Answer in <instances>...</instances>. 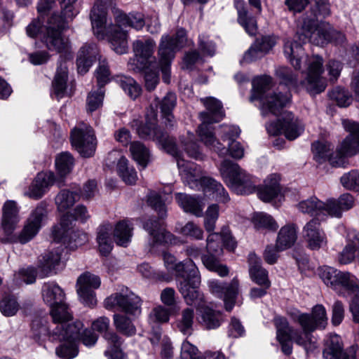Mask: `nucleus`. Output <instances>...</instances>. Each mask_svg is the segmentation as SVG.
Returning a JSON list of instances; mask_svg holds the SVG:
<instances>
[{"label": "nucleus", "mask_w": 359, "mask_h": 359, "mask_svg": "<svg viewBox=\"0 0 359 359\" xmlns=\"http://www.w3.org/2000/svg\"><path fill=\"white\" fill-rule=\"evenodd\" d=\"M138 135L142 138L152 139L158 142L168 153L177 158V165L182 169L181 172L184 181L191 189L202 188L205 193L212 194L217 201L226 203L229 197L223 186L212 178L202 177L200 168L194 165H184V161L180 159V153L174 139L167 132L151 123L140 125L137 128Z\"/></svg>", "instance_id": "nucleus-1"}, {"label": "nucleus", "mask_w": 359, "mask_h": 359, "mask_svg": "<svg viewBox=\"0 0 359 359\" xmlns=\"http://www.w3.org/2000/svg\"><path fill=\"white\" fill-rule=\"evenodd\" d=\"M114 0H95L90 13L92 29L98 39L108 36L112 49L118 54L126 53L128 49L127 34L123 27L142 29L145 22L141 13L118 12L115 16L116 24H108L107 9L111 7Z\"/></svg>", "instance_id": "nucleus-2"}, {"label": "nucleus", "mask_w": 359, "mask_h": 359, "mask_svg": "<svg viewBox=\"0 0 359 359\" xmlns=\"http://www.w3.org/2000/svg\"><path fill=\"white\" fill-rule=\"evenodd\" d=\"M294 320L300 325L303 332H295L292 335L287 336L285 339H277L281 345L282 351L285 355L292 353L291 340L307 349L308 344H313L311 333L316 329H324L327 322L326 311L322 305L315 306L311 314L299 313L294 318Z\"/></svg>", "instance_id": "nucleus-3"}, {"label": "nucleus", "mask_w": 359, "mask_h": 359, "mask_svg": "<svg viewBox=\"0 0 359 359\" xmlns=\"http://www.w3.org/2000/svg\"><path fill=\"white\" fill-rule=\"evenodd\" d=\"M76 1L60 0L62 15L53 14L48 18L47 32L43 37V41L50 50L69 55V39L62 36L61 32L65 29L66 24L76 15L74 4Z\"/></svg>", "instance_id": "nucleus-4"}, {"label": "nucleus", "mask_w": 359, "mask_h": 359, "mask_svg": "<svg viewBox=\"0 0 359 359\" xmlns=\"http://www.w3.org/2000/svg\"><path fill=\"white\" fill-rule=\"evenodd\" d=\"M271 82L272 79L268 76L256 78L252 82V93L250 101H260L261 111L264 116L269 113L277 115L290 100V94L270 92Z\"/></svg>", "instance_id": "nucleus-5"}, {"label": "nucleus", "mask_w": 359, "mask_h": 359, "mask_svg": "<svg viewBox=\"0 0 359 359\" xmlns=\"http://www.w3.org/2000/svg\"><path fill=\"white\" fill-rule=\"evenodd\" d=\"M201 101L205 104L207 111L199 114L201 124L198 126V134L200 140L210 149L218 152L220 155L223 154L226 151L224 148H220V142L215 137L210 126V124L222 119L224 113L222 104L213 97L202 99Z\"/></svg>", "instance_id": "nucleus-6"}, {"label": "nucleus", "mask_w": 359, "mask_h": 359, "mask_svg": "<svg viewBox=\"0 0 359 359\" xmlns=\"http://www.w3.org/2000/svg\"><path fill=\"white\" fill-rule=\"evenodd\" d=\"M83 325L80 321H76L69 327L70 331L67 336L60 339L49 337L52 341H64L62 344L56 348V354L62 359H72L78 354L77 344L81 340L86 346L95 344L97 336L90 330H83Z\"/></svg>", "instance_id": "nucleus-7"}, {"label": "nucleus", "mask_w": 359, "mask_h": 359, "mask_svg": "<svg viewBox=\"0 0 359 359\" xmlns=\"http://www.w3.org/2000/svg\"><path fill=\"white\" fill-rule=\"evenodd\" d=\"M186 42V31L184 29H178L172 36L168 34L161 36L158 47V64L165 83L170 82V65L175 53L185 46Z\"/></svg>", "instance_id": "nucleus-8"}, {"label": "nucleus", "mask_w": 359, "mask_h": 359, "mask_svg": "<svg viewBox=\"0 0 359 359\" xmlns=\"http://www.w3.org/2000/svg\"><path fill=\"white\" fill-rule=\"evenodd\" d=\"M219 172L226 185L237 194L245 195L255 191V186L251 177L238 164L224 160Z\"/></svg>", "instance_id": "nucleus-9"}, {"label": "nucleus", "mask_w": 359, "mask_h": 359, "mask_svg": "<svg viewBox=\"0 0 359 359\" xmlns=\"http://www.w3.org/2000/svg\"><path fill=\"white\" fill-rule=\"evenodd\" d=\"M318 274L324 283L334 290L340 295L345 292L359 293V282L355 276L348 271H341L330 266L319 269Z\"/></svg>", "instance_id": "nucleus-10"}, {"label": "nucleus", "mask_w": 359, "mask_h": 359, "mask_svg": "<svg viewBox=\"0 0 359 359\" xmlns=\"http://www.w3.org/2000/svg\"><path fill=\"white\" fill-rule=\"evenodd\" d=\"M344 128L349 135L343 140L334 155L331 154L329 163L332 166L339 167L346 164V158L359 153V123L351 120H343Z\"/></svg>", "instance_id": "nucleus-11"}, {"label": "nucleus", "mask_w": 359, "mask_h": 359, "mask_svg": "<svg viewBox=\"0 0 359 359\" xmlns=\"http://www.w3.org/2000/svg\"><path fill=\"white\" fill-rule=\"evenodd\" d=\"M90 217L87 208L83 205H76L72 212L64 214L58 225L55 226L53 230V236L55 241L71 243L76 242V232L72 229L74 221L85 223Z\"/></svg>", "instance_id": "nucleus-12"}, {"label": "nucleus", "mask_w": 359, "mask_h": 359, "mask_svg": "<svg viewBox=\"0 0 359 359\" xmlns=\"http://www.w3.org/2000/svg\"><path fill=\"white\" fill-rule=\"evenodd\" d=\"M304 62H306V76L299 84L312 95L323 92L326 88L327 81L323 76L324 72L323 57L313 55L307 57Z\"/></svg>", "instance_id": "nucleus-13"}, {"label": "nucleus", "mask_w": 359, "mask_h": 359, "mask_svg": "<svg viewBox=\"0 0 359 359\" xmlns=\"http://www.w3.org/2000/svg\"><path fill=\"white\" fill-rule=\"evenodd\" d=\"M313 26V20H304L302 25V32L301 33L297 32L295 36L298 38L299 41L294 39H287L285 41L283 47L284 54L295 69L300 70L302 69V60L304 55L302 44L308 39H310Z\"/></svg>", "instance_id": "nucleus-14"}, {"label": "nucleus", "mask_w": 359, "mask_h": 359, "mask_svg": "<svg viewBox=\"0 0 359 359\" xmlns=\"http://www.w3.org/2000/svg\"><path fill=\"white\" fill-rule=\"evenodd\" d=\"M189 272L177 278V288L188 305L196 304L203 299L199 291L201 274L196 266H187Z\"/></svg>", "instance_id": "nucleus-15"}, {"label": "nucleus", "mask_w": 359, "mask_h": 359, "mask_svg": "<svg viewBox=\"0 0 359 359\" xmlns=\"http://www.w3.org/2000/svg\"><path fill=\"white\" fill-rule=\"evenodd\" d=\"M134 57L128 63L130 70L140 72L145 68L156 65L154 56L156 42L151 39L137 40L133 43Z\"/></svg>", "instance_id": "nucleus-16"}, {"label": "nucleus", "mask_w": 359, "mask_h": 359, "mask_svg": "<svg viewBox=\"0 0 359 359\" xmlns=\"http://www.w3.org/2000/svg\"><path fill=\"white\" fill-rule=\"evenodd\" d=\"M50 307L53 323L47 330L45 327H41V330L47 331L49 337H53L54 339L63 338L70 331L69 327L76 321L69 323L72 315L68 311V307L65 301L62 302L61 305H55Z\"/></svg>", "instance_id": "nucleus-17"}, {"label": "nucleus", "mask_w": 359, "mask_h": 359, "mask_svg": "<svg viewBox=\"0 0 359 359\" xmlns=\"http://www.w3.org/2000/svg\"><path fill=\"white\" fill-rule=\"evenodd\" d=\"M72 146L83 157L93 155L96 147V139L92 128L84 122H80L71 132Z\"/></svg>", "instance_id": "nucleus-18"}, {"label": "nucleus", "mask_w": 359, "mask_h": 359, "mask_svg": "<svg viewBox=\"0 0 359 359\" xmlns=\"http://www.w3.org/2000/svg\"><path fill=\"white\" fill-rule=\"evenodd\" d=\"M104 304L107 309L118 306L121 311L132 315H138L141 312L140 298L127 287L106 298Z\"/></svg>", "instance_id": "nucleus-19"}, {"label": "nucleus", "mask_w": 359, "mask_h": 359, "mask_svg": "<svg viewBox=\"0 0 359 359\" xmlns=\"http://www.w3.org/2000/svg\"><path fill=\"white\" fill-rule=\"evenodd\" d=\"M266 130L271 135L283 134L287 140H294L300 135L304 128L291 112L285 111L277 121L268 124Z\"/></svg>", "instance_id": "nucleus-20"}, {"label": "nucleus", "mask_w": 359, "mask_h": 359, "mask_svg": "<svg viewBox=\"0 0 359 359\" xmlns=\"http://www.w3.org/2000/svg\"><path fill=\"white\" fill-rule=\"evenodd\" d=\"M47 206L44 203H40L32 212L26 223L18 235L17 240L22 244L31 241L39 232L43 222L47 217Z\"/></svg>", "instance_id": "nucleus-21"}, {"label": "nucleus", "mask_w": 359, "mask_h": 359, "mask_svg": "<svg viewBox=\"0 0 359 359\" xmlns=\"http://www.w3.org/2000/svg\"><path fill=\"white\" fill-rule=\"evenodd\" d=\"M100 278L94 274L86 272L77 279V293L81 301L85 305L93 307L97 304L95 289L100 286Z\"/></svg>", "instance_id": "nucleus-22"}, {"label": "nucleus", "mask_w": 359, "mask_h": 359, "mask_svg": "<svg viewBox=\"0 0 359 359\" xmlns=\"http://www.w3.org/2000/svg\"><path fill=\"white\" fill-rule=\"evenodd\" d=\"M310 41L318 46H323L328 42L342 44L345 42L346 37L341 32L332 29L329 23L321 22L317 25L314 22Z\"/></svg>", "instance_id": "nucleus-23"}, {"label": "nucleus", "mask_w": 359, "mask_h": 359, "mask_svg": "<svg viewBox=\"0 0 359 359\" xmlns=\"http://www.w3.org/2000/svg\"><path fill=\"white\" fill-rule=\"evenodd\" d=\"M208 285L212 294L223 298L226 310L231 311L238 294L239 281L238 278H233L228 285H224L218 280H211Z\"/></svg>", "instance_id": "nucleus-24"}, {"label": "nucleus", "mask_w": 359, "mask_h": 359, "mask_svg": "<svg viewBox=\"0 0 359 359\" xmlns=\"http://www.w3.org/2000/svg\"><path fill=\"white\" fill-rule=\"evenodd\" d=\"M302 236L311 250H318L327 244V237L318 219L313 218L303 226Z\"/></svg>", "instance_id": "nucleus-25"}, {"label": "nucleus", "mask_w": 359, "mask_h": 359, "mask_svg": "<svg viewBox=\"0 0 359 359\" xmlns=\"http://www.w3.org/2000/svg\"><path fill=\"white\" fill-rule=\"evenodd\" d=\"M356 349L352 346L343 349L341 339L337 334L331 335L323 351L324 359H355Z\"/></svg>", "instance_id": "nucleus-26"}, {"label": "nucleus", "mask_w": 359, "mask_h": 359, "mask_svg": "<svg viewBox=\"0 0 359 359\" xmlns=\"http://www.w3.org/2000/svg\"><path fill=\"white\" fill-rule=\"evenodd\" d=\"M18 208L14 201H6L3 207L1 228L6 235H11L16 229L19 222Z\"/></svg>", "instance_id": "nucleus-27"}, {"label": "nucleus", "mask_w": 359, "mask_h": 359, "mask_svg": "<svg viewBox=\"0 0 359 359\" xmlns=\"http://www.w3.org/2000/svg\"><path fill=\"white\" fill-rule=\"evenodd\" d=\"M55 182V175L52 172L39 173L30 186L27 195L30 198L39 199L43 196L48 187Z\"/></svg>", "instance_id": "nucleus-28"}, {"label": "nucleus", "mask_w": 359, "mask_h": 359, "mask_svg": "<svg viewBox=\"0 0 359 359\" xmlns=\"http://www.w3.org/2000/svg\"><path fill=\"white\" fill-rule=\"evenodd\" d=\"M249 274L253 282L260 286L270 287L271 282L268 272L261 265V259L255 254L250 253L248 257Z\"/></svg>", "instance_id": "nucleus-29"}, {"label": "nucleus", "mask_w": 359, "mask_h": 359, "mask_svg": "<svg viewBox=\"0 0 359 359\" xmlns=\"http://www.w3.org/2000/svg\"><path fill=\"white\" fill-rule=\"evenodd\" d=\"M280 176L277 174L270 175L263 186L257 189V196L264 202H269L276 198L280 191Z\"/></svg>", "instance_id": "nucleus-30"}, {"label": "nucleus", "mask_w": 359, "mask_h": 359, "mask_svg": "<svg viewBox=\"0 0 359 359\" xmlns=\"http://www.w3.org/2000/svg\"><path fill=\"white\" fill-rule=\"evenodd\" d=\"M97 54L98 50L95 43L85 44L82 46L79 52L76 60L79 73H86Z\"/></svg>", "instance_id": "nucleus-31"}, {"label": "nucleus", "mask_w": 359, "mask_h": 359, "mask_svg": "<svg viewBox=\"0 0 359 359\" xmlns=\"http://www.w3.org/2000/svg\"><path fill=\"white\" fill-rule=\"evenodd\" d=\"M297 226L293 223L287 224L281 227L276 239L278 250H285L295 243L297 238Z\"/></svg>", "instance_id": "nucleus-32"}, {"label": "nucleus", "mask_w": 359, "mask_h": 359, "mask_svg": "<svg viewBox=\"0 0 359 359\" xmlns=\"http://www.w3.org/2000/svg\"><path fill=\"white\" fill-rule=\"evenodd\" d=\"M144 229L148 231L153 239V243H172L174 236L161 229V224L158 219H149L144 224Z\"/></svg>", "instance_id": "nucleus-33"}, {"label": "nucleus", "mask_w": 359, "mask_h": 359, "mask_svg": "<svg viewBox=\"0 0 359 359\" xmlns=\"http://www.w3.org/2000/svg\"><path fill=\"white\" fill-rule=\"evenodd\" d=\"M175 199L184 212L191 213L197 217L202 215L204 203L198 198L185 194L177 193Z\"/></svg>", "instance_id": "nucleus-34"}, {"label": "nucleus", "mask_w": 359, "mask_h": 359, "mask_svg": "<svg viewBox=\"0 0 359 359\" xmlns=\"http://www.w3.org/2000/svg\"><path fill=\"white\" fill-rule=\"evenodd\" d=\"M111 230L112 226L109 223L102 224L97 228L96 240L99 252L102 256H108L113 248Z\"/></svg>", "instance_id": "nucleus-35"}, {"label": "nucleus", "mask_w": 359, "mask_h": 359, "mask_svg": "<svg viewBox=\"0 0 359 359\" xmlns=\"http://www.w3.org/2000/svg\"><path fill=\"white\" fill-rule=\"evenodd\" d=\"M42 297L44 302L49 306L61 305L65 299L64 291L54 283H47L43 285Z\"/></svg>", "instance_id": "nucleus-36"}, {"label": "nucleus", "mask_w": 359, "mask_h": 359, "mask_svg": "<svg viewBox=\"0 0 359 359\" xmlns=\"http://www.w3.org/2000/svg\"><path fill=\"white\" fill-rule=\"evenodd\" d=\"M116 156H120L117 163V170L120 177L126 184H135L137 180V172L133 168L128 167V161L127 158L121 156L119 152L117 151H114L109 153L108 158L111 159Z\"/></svg>", "instance_id": "nucleus-37"}, {"label": "nucleus", "mask_w": 359, "mask_h": 359, "mask_svg": "<svg viewBox=\"0 0 359 359\" xmlns=\"http://www.w3.org/2000/svg\"><path fill=\"white\" fill-rule=\"evenodd\" d=\"M162 256L165 266L168 270L175 271L176 278L184 276L186 273L189 272L188 265L196 266L191 259H186L182 262L176 263L175 257L168 252H163Z\"/></svg>", "instance_id": "nucleus-38"}, {"label": "nucleus", "mask_w": 359, "mask_h": 359, "mask_svg": "<svg viewBox=\"0 0 359 359\" xmlns=\"http://www.w3.org/2000/svg\"><path fill=\"white\" fill-rule=\"evenodd\" d=\"M61 259V250L49 251L43 254L39 259V267L41 269L44 276H47L56 269L60 264Z\"/></svg>", "instance_id": "nucleus-39"}, {"label": "nucleus", "mask_w": 359, "mask_h": 359, "mask_svg": "<svg viewBox=\"0 0 359 359\" xmlns=\"http://www.w3.org/2000/svg\"><path fill=\"white\" fill-rule=\"evenodd\" d=\"M176 101L175 94L168 93L159 103L160 109L167 128H171L175 126V122L172 111L176 105Z\"/></svg>", "instance_id": "nucleus-40"}, {"label": "nucleus", "mask_w": 359, "mask_h": 359, "mask_svg": "<svg viewBox=\"0 0 359 359\" xmlns=\"http://www.w3.org/2000/svg\"><path fill=\"white\" fill-rule=\"evenodd\" d=\"M133 227L128 221L118 222L114 229V237L117 245L126 247L133 236Z\"/></svg>", "instance_id": "nucleus-41"}, {"label": "nucleus", "mask_w": 359, "mask_h": 359, "mask_svg": "<svg viewBox=\"0 0 359 359\" xmlns=\"http://www.w3.org/2000/svg\"><path fill=\"white\" fill-rule=\"evenodd\" d=\"M104 339L108 344L104 354L109 356V359H126L121 350V339L116 333H106Z\"/></svg>", "instance_id": "nucleus-42"}, {"label": "nucleus", "mask_w": 359, "mask_h": 359, "mask_svg": "<svg viewBox=\"0 0 359 359\" xmlns=\"http://www.w3.org/2000/svg\"><path fill=\"white\" fill-rule=\"evenodd\" d=\"M79 196L76 191L69 189L61 190L55 198L57 210L60 212H66L75 204Z\"/></svg>", "instance_id": "nucleus-43"}, {"label": "nucleus", "mask_w": 359, "mask_h": 359, "mask_svg": "<svg viewBox=\"0 0 359 359\" xmlns=\"http://www.w3.org/2000/svg\"><path fill=\"white\" fill-rule=\"evenodd\" d=\"M194 311L191 308H187L182 311L176 320V327L184 335H191L193 332L194 323Z\"/></svg>", "instance_id": "nucleus-44"}, {"label": "nucleus", "mask_w": 359, "mask_h": 359, "mask_svg": "<svg viewBox=\"0 0 359 359\" xmlns=\"http://www.w3.org/2000/svg\"><path fill=\"white\" fill-rule=\"evenodd\" d=\"M67 80V67L65 63L60 62L57 69V72L53 82V87L55 95L57 100L63 97L66 88Z\"/></svg>", "instance_id": "nucleus-45"}, {"label": "nucleus", "mask_w": 359, "mask_h": 359, "mask_svg": "<svg viewBox=\"0 0 359 359\" xmlns=\"http://www.w3.org/2000/svg\"><path fill=\"white\" fill-rule=\"evenodd\" d=\"M238 10V21L245 29L246 32L251 35H255L257 31V20L254 17L248 16V12L243 6V4L238 2L236 5Z\"/></svg>", "instance_id": "nucleus-46"}, {"label": "nucleus", "mask_w": 359, "mask_h": 359, "mask_svg": "<svg viewBox=\"0 0 359 359\" xmlns=\"http://www.w3.org/2000/svg\"><path fill=\"white\" fill-rule=\"evenodd\" d=\"M130 151L133 159L139 165L145 168L149 161L150 153L149 149L140 142H133L130 144Z\"/></svg>", "instance_id": "nucleus-47"}, {"label": "nucleus", "mask_w": 359, "mask_h": 359, "mask_svg": "<svg viewBox=\"0 0 359 359\" xmlns=\"http://www.w3.org/2000/svg\"><path fill=\"white\" fill-rule=\"evenodd\" d=\"M323 202L318 200L316 197H311L306 200L301 201L298 204V209L304 214L310 215L319 216L321 215Z\"/></svg>", "instance_id": "nucleus-48"}, {"label": "nucleus", "mask_w": 359, "mask_h": 359, "mask_svg": "<svg viewBox=\"0 0 359 359\" xmlns=\"http://www.w3.org/2000/svg\"><path fill=\"white\" fill-rule=\"evenodd\" d=\"M201 323L208 329L217 328L221 324V314L209 307H205L201 311Z\"/></svg>", "instance_id": "nucleus-49"}, {"label": "nucleus", "mask_w": 359, "mask_h": 359, "mask_svg": "<svg viewBox=\"0 0 359 359\" xmlns=\"http://www.w3.org/2000/svg\"><path fill=\"white\" fill-rule=\"evenodd\" d=\"M312 151L314 159L319 163L329 161L332 154L331 144L327 142H315L312 144Z\"/></svg>", "instance_id": "nucleus-50"}, {"label": "nucleus", "mask_w": 359, "mask_h": 359, "mask_svg": "<svg viewBox=\"0 0 359 359\" xmlns=\"http://www.w3.org/2000/svg\"><path fill=\"white\" fill-rule=\"evenodd\" d=\"M117 82L122 89L133 100L136 99L142 92L140 86L130 76H118Z\"/></svg>", "instance_id": "nucleus-51"}, {"label": "nucleus", "mask_w": 359, "mask_h": 359, "mask_svg": "<svg viewBox=\"0 0 359 359\" xmlns=\"http://www.w3.org/2000/svg\"><path fill=\"white\" fill-rule=\"evenodd\" d=\"M114 323L116 330L126 336H132L136 332L131 320L123 314L114 315Z\"/></svg>", "instance_id": "nucleus-52"}, {"label": "nucleus", "mask_w": 359, "mask_h": 359, "mask_svg": "<svg viewBox=\"0 0 359 359\" xmlns=\"http://www.w3.org/2000/svg\"><path fill=\"white\" fill-rule=\"evenodd\" d=\"M194 135L193 133H187L186 136L180 138L181 144L188 156L196 160L202 159L203 154L199 150L197 144L194 141Z\"/></svg>", "instance_id": "nucleus-53"}, {"label": "nucleus", "mask_w": 359, "mask_h": 359, "mask_svg": "<svg viewBox=\"0 0 359 359\" xmlns=\"http://www.w3.org/2000/svg\"><path fill=\"white\" fill-rule=\"evenodd\" d=\"M201 260L208 270L217 273L221 277L228 276L229 270L226 265L221 264L215 256L203 255Z\"/></svg>", "instance_id": "nucleus-54"}, {"label": "nucleus", "mask_w": 359, "mask_h": 359, "mask_svg": "<svg viewBox=\"0 0 359 359\" xmlns=\"http://www.w3.org/2000/svg\"><path fill=\"white\" fill-rule=\"evenodd\" d=\"M253 222L257 229H266L276 231L278 228V225L273 218L264 212L256 213L253 217Z\"/></svg>", "instance_id": "nucleus-55"}, {"label": "nucleus", "mask_w": 359, "mask_h": 359, "mask_svg": "<svg viewBox=\"0 0 359 359\" xmlns=\"http://www.w3.org/2000/svg\"><path fill=\"white\" fill-rule=\"evenodd\" d=\"M329 97L334 101L339 107H346L352 102V96L345 89L337 87L329 92Z\"/></svg>", "instance_id": "nucleus-56"}, {"label": "nucleus", "mask_w": 359, "mask_h": 359, "mask_svg": "<svg viewBox=\"0 0 359 359\" xmlns=\"http://www.w3.org/2000/svg\"><path fill=\"white\" fill-rule=\"evenodd\" d=\"M74 163L72 155L69 153H62L55 158V166L61 176H65L70 172Z\"/></svg>", "instance_id": "nucleus-57"}, {"label": "nucleus", "mask_w": 359, "mask_h": 359, "mask_svg": "<svg viewBox=\"0 0 359 359\" xmlns=\"http://www.w3.org/2000/svg\"><path fill=\"white\" fill-rule=\"evenodd\" d=\"M341 185L348 190L359 191V171L353 170L340 178Z\"/></svg>", "instance_id": "nucleus-58"}, {"label": "nucleus", "mask_w": 359, "mask_h": 359, "mask_svg": "<svg viewBox=\"0 0 359 359\" xmlns=\"http://www.w3.org/2000/svg\"><path fill=\"white\" fill-rule=\"evenodd\" d=\"M158 68L160 67L156 64L154 67L145 68L141 71L144 73L145 87L149 91L153 90L159 82Z\"/></svg>", "instance_id": "nucleus-59"}, {"label": "nucleus", "mask_w": 359, "mask_h": 359, "mask_svg": "<svg viewBox=\"0 0 359 359\" xmlns=\"http://www.w3.org/2000/svg\"><path fill=\"white\" fill-rule=\"evenodd\" d=\"M274 324L277 330V339H285V337L292 335L296 332L289 325L288 321L284 317L276 316L274 318Z\"/></svg>", "instance_id": "nucleus-60"}, {"label": "nucleus", "mask_w": 359, "mask_h": 359, "mask_svg": "<svg viewBox=\"0 0 359 359\" xmlns=\"http://www.w3.org/2000/svg\"><path fill=\"white\" fill-rule=\"evenodd\" d=\"M276 75L280 82L286 86H297V76L289 67H278L276 70Z\"/></svg>", "instance_id": "nucleus-61"}, {"label": "nucleus", "mask_w": 359, "mask_h": 359, "mask_svg": "<svg viewBox=\"0 0 359 359\" xmlns=\"http://www.w3.org/2000/svg\"><path fill=\"white\" fill-rule=\"evenodd\" d=\"M20 305L13 296L4 297L0 304V311L6 316H12L16 314Z\"/></svg>", "instance_id": "nucleus-62"}, {"label": "nucleus", "mask_w": 359, "mask_h": 359, "mask_svg": "<svg viewBox=\"0 0 359 359\" xmlns=\"http://www.w3.org/2000/svg\"><path fill=\"white\" fill-rule=\"evenodd\" d=\"M104 92L101 88L97 91L90 92L87 97V111L93 112L97 110L102 104Z\"/></svg>", "instance_id": "nucleus-63"}, {"label": "nucleus", "mask_w": 359, "mask_h": 359, "mask_svg": "<svg viewBox=\"0 0 359 359\" xmlns=\"http://www.w3.org/2000/svg\"><path fill=\"white\" fill-rule=\"evenodd\" d=\"M219 216V206L216 204L210 205L206 210L204 220L205 230L212 232L215 228V223Z\"/></svg>", "instance_id": "nucleus-64"}]
</instances>
